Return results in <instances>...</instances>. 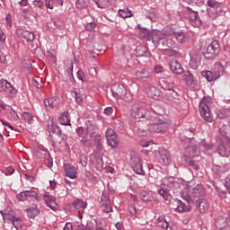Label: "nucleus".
<instances>
[{"mask_svg":"<svg viewBox=\"0 0 230 230\" xmlns=\"http://www.w3.org/2000/svg\"><path fill=\"white\" fill-rule=\"evenodd\" d=\"M163 183L170 190H177L180 188V194L186 200H189L191 197L203 196L206 193L202 185L197 184L195 181L184 182L180 185L176 179L167 178L164 179Z\"/></svg>","mask_w":230,"mask_h":230,"instance_id":"obj_1","label":"nucleus"},{"mask_svg":"<svg viewBox=\"0 0 230 230\" xmlns=\"http://www.w3.org/2000/svg\"><path fill=\"white\" fill-rule=\"evenodd\" d=\"M212 103V100L210 97H204L201 99L199 102V112L200 116L205 119L207 122H212L213 121V116L210 113L209 106Z\"/></svg>","mask_w":230,"mask_h":230,"instance_id":"obj_2","label":"nucleus"},{"mask_svg":"<svg viewBox=\"0 0 230 230\" xmlns=\"http://www.w3.org/2000/svg\"><path fill=\"white\" fill-rule=\"evenodd\" d=\"M201 75L208 82H214L215 80L220 78L224 75V65L221 63H216L214 65V72L211 71H203Z\"/></svg>","mask_w":230,"mask_h":230,"instance_id":"obj_3","label":"nucleus"},{"mask_svg":"<svg viewBox=\"0 0 230 230\" xmlns=\"http://www.w3.org/2000/svg\"><path fill=\"white\" fill-rule=\"evenodd\" d=\"M169 128V123L159 118H153L149 123V130L157 134H165Z\"/></svg>","mask_w":230,"mask_h":230,"instance_id":"obj_4","label":"nucleus"},{"mask_svg":"<svg viewBox=\"0 0 230 230\" xmlns=\"http://www.w3.org/2000/svg\"><path fill=\"white\" fill-rule=\"evenodd\" d=\"M111 94L119 102V100L128 101V93L125 85L115 84L111 85Z\"/></svg>","mask_w":230,"mask_h":230,"instance_id":"obj_5","label":"nucleus"},{"mask_svg":"<svg viewBox=\"0 0 230 230\" xmlns=\"http://www.w3.org/2000/svg\"><path fill=\"white\" fill-rule=\"evenodd\" d=\"M220 45L218 41L214 40L207 47L206 51H204V57L206 58H213L219 52Z\"/></svg>","mask_w":230,"mask_h":230,"instance_id":"obj_6","label":"nucleus"},{"mask_svg":"<svg viewBox=\"0 0 230 230\" xmlns=\"http://www.w3.org/2000/svg\"><path fill=\"white\" fill-rule=\"evenodd\" d=\"M159 153V164L164 165V166H168L171 164L172 162V155L169 152V150L164 149V147H160L158 149Z\"/></svg>","mask_w":230,"mask_h":230,"instance_id":"obj_7","label":"nucleus"},{"mask_svg":"<svg viewBox=\"0 0 230 230\" xmlns=\"http://www.w3.org/2000/svg\"><path fill=\"white\" fill-rule=\"evenodd\" d=\"M0 88L10 97H15L18 93L17 89L14 88V86H13L10 82L4 79L0 80Z\"/></svg>","mask_w":230,"mask_h":230,"instance_id":"obj_8","label":"nucleus"},{"mask_svg":"<svg viewBox=\"0 0 230 230\" xmlns=\"http://www.w3.org/2000/svg\"><path fill=\"white\" fill-rule=\"evenodd\" d=\"M140 199L143 202L148 203V202H159V200L157 199V198L155 197V192L152 191V190H142L140 192Z\"/></svg>","mask_w":230,"mask_h":230,"instance_id":"obj_9","label":"nucleus"},{"mask_svg":"<svg viewBox=\"0 0 230 230\" xmlns=\"http://www.w3.org/2000/svg\"><path fill=\"white\" fill-rule=\"evenodd\" d=\"M151 39L154 44L158 46L161 40L164 41L166 39V33L164 31L154 29L151 31Z\"/></svg>","mask_w":230,"mask_h":230,"instance_id":"obj_10","label":"nucleus"},{"mask_svg":"<svg viewBox=\"0 0 230 230\" xmlns=\"http://www.w3.org/2000/svg\"><path fill=\"white\" fill-rule=\"evenodd\" d=\"M101 208H102V211L104 213L112 212L111 199H110V197L107 195V193L102 194Z\"/></svg>","mask_w":230,"mask_h":230,"instance_id":"obj_11","label":"nucleus"},{"mask_svg":"<svg viewBox=\"0 0 230 230\" xmlns=\"http://www.w3.org/2000/svg\"><path fill=\"white\" fill-rule=\"evenodd\" d=\"M90 161L92 164L97 169L99 172H102L104 166L103 158L100 156L98 154H93L90 156Z\"/></svg>","mask_w":230,"mask_h":230,"instance_id":"obj_12","label":"nucleus"},{"mask_svg":"<svg viewBox=\"0 0 230 230\" xmlns=\"http://www.w3.org/2000/svg\"><path fill=\"white\" fill-rule=\"evenodd\" d=\"M172 208L178 213L190 211V203H183L181 200L179 199L174 200V202L172 203Z\"/></svg>","mask_w":230,"mask_h":230,"instance_id":"obj_13","label":"nucleus"},{"mask_svg":"<svg viewBox=\"0 0 230 230\" xmlns=\"http://www.w3.org/2000/svg\"><path fill=\"white\" fill-rule=\"evenodd\" d=\"M146 113V110L145 107L135 104L131 108V116L136 119H141L144 118Z\"/></svg>","mask_w":230,"mask_h":230,"instance_id":"obj_14","label":"nucleus"},{"mask_svg":"<svg viewBox=\"0 0 230 230\" xmlns=\"http://www.w3.org/2000/svg\"><path fill=\"white\" fill-rule=\"evenodd\" d=\"M17 199L23 202L26 199H29L30 197H34L37 200H40V197H39L37 191L35 190H25L18 193L16 195Z\"/></svg>","mask_w":230,"mask_h":230,"instance_id":"obj_15","label":"nucleus"},{"mask_svg":"<svg viewBox=\"0 0 230 230\" xmlns=\"http://www.w3.org/2000/svg\"><path fill=\"white\" fill-rule=\"evenodd\" d=\"M183 82L187 84V86L195 88L198 86V81L196 77L192 75V73L186 71L183 72Z\"/></svg>","mask_w":230,"mask_h":230,"instance_id":"obj_16","label":"nucleus"},{"mask_svg":"<svg viewBox=\"0 0 230 230\" xmlns=\"http://www.w3.org/2000/svg\"><path fill=\"white\" fill-rule=\"evenodd\" d=\"M105 137L107 143L109 145H118L119 143V139L118 137L117 133L113 130V128H108L105 134Z\"/></svg>","mask_w":230,"mask_h":230,"instance_id":"obj_17","label":"nucleus"},{"mask_svg":"<svg viewBox=\"0 0 230 230\" xmlns=\"http://www.w3.org/2000/svg\"><path fill=\"white\" fill-rule=\"evenodd\" d=\"M207 4L209 6L208 11L212 12L214 14L220 13L223 10L222 4L217 2V0H208Z\"/></svg>","mask_w":230,"mask_h":230,"instance_id":"obj_18","label":"nucleus"},{"mask_svg":"<svg viewBox=\"0 0 230 230\" xmlns=\"http://www.w3.org/2000/svg\"><path fill=\"white\" fill-rule=\"evenodd\" d=\"M43 197L47 206L50 208L53 211H57V209L59 208V206L57 204L55 197L49 195V193H45Z\"/></svg>","mask_w":230,"mask_h":230,"instance_id":"obj_19","label":"nucleus"},{"mask_svg":"<svg viewBox=\"0 0 230 230\" xmlns=\"http://www.w3.org/2000/svg\"><path fill=\"white\" fill-rule=\"evenodd\" d=\"M16 33L18 36L22 37L25 41H33L35 39V36L33 32H31V31H27L24 29H17Z\"/></svg>","mask_w":230,"mask_h":230,"instance_id":"obj_20","label":"nucleus"},{"mask_svg":"<svg viewBox=\"0 0 230 230\" xmlns=\"http://www.w3.org/2000/svg\"><path fill=\"white\" fill-rule=\"evenodd\" d=\"M0 213L4 217V222L7 224H12V221H13V218L14 217L15 213L10 207H7L5 209L1 210Z\"/></svg>","mask_w":230,"mask_h":230,"instance_id":"obj_21","label":"nucleus"},{"mask_svg":"<svg viewBox=\"0 0 230 230\" xmlns=\"http://www.w3.org/2000/svg\"><path fill=\"white\" fill-rule=\"evenodd\" d=\"M170 70L175 75H182L184 72L181 64H180L176 59H172L170 61Z\"/></svg>","mask_w":230,"mask_h":230,"instance_id":"obj_22","label":"nucleus"},{"mask_svg":"<svg viewBox=\"0 0 230 230\" xmlns=\"http://www.w3.org/2000/svg\"><path fill=\"white\" fill-rule=\"evenodd\" d=\"M48 132L52 135V134H57L60 135L61 130L60 128L58 126V123L54 119H49L48 121Z\"/></svg>","mask_w":230,"mask_h":230,"instance_id":"obj_23","label":"nucleus"},{"mask_svg":"<svg viewBox=\"0 0 230 230\" xmlns=\"http://www.w3.org/2000/svg\"><path fill=\"white\" fill-rule=\"evenodd\" d=\"M227 127L226 126H222L219 129V132L222 136V137H217V139L219 140V144L224 145V144H229L230 139L227 137Z\"/></svg>","mask_w":230,"mask_h":230,"instance_id":"obj_24","label":"nucleus"},{"mask_svg":"<svg viewBox=\"0 0 230 230\" xmlns=\"http://www.w3.org/2000/svg\"><path fill=\"white\" fill-rule=\"evenodd\" d=\"M146 93L149 97L153 98L154 100H158V98L162 95V93L156 86L149 85L146 89Z\"/></svg>","mask_w":230,"mask_h":230,"instance_id":"obj_25","label":"nucleus"},{"mask_svg":"<svg viewBox=\"0 0 230 230\" xmlns=\"http://www.w3.org/2000/svg\"><path fill=\"white\" fill-rule=\"evenodd\" d=\"M73 205H74L75 208L78 211L79 217L82 218L84 208L87 207V203H84V201H83L81 199H76V200H75Z\"/></svg>","mask_w":230,"mask_h":230,"instance_id":"obj_26","label":"nucleus"},{"mask_svg":"<svg viewBox=\"0 0 230 230\" xmlns=\"http://www.w3.org/2000/svg\"><path fill=\"white\" fill-rule=\"evenodd\" d=\"M60 103V99L58 97H52L44 100V105L46 108L53 109L56 108Z\"/></svg>","mask_w":230,"mask_h":230,"instance_id":"obj_27","label":"nucleus"},{"mask_svg":"<svg viewBox=\"0 0 230 230\" xmlns=\"http://www.w3.org/2000/svg\"><path fill=\"white\" fill-rule=\"evenodd\" d=\"M65 173L67 177L71 179H76L77 169L72 165H65Z\"/></svg>","mask_w":230,"mask_h":230,"instance_id":"obj_28","label":"nucleus"},{"mask_svg":"<svg viewBox=\"0 0 230 230\" xmlns=\"http://www.w3.org/2000/svg\"><path fill=\"white\" fill-rule=\"evenodd\" d=\"M40 210L38 208L37 204H32L30 208L27 209V216L31 217V219H35L37 216H39Z\"/></svg>","mask_w":230,"mask_h":230,"instance_id":"obj_29","label":"nucleus"},{"mask_svg":"<svg viewBox=\"0 0 230 230\" xmlns=\"http://www.w3.org/2000/svg\"><path fill=\"white\" fill-rule=\"evenodd\" d=\"M64 0H45V5L48 9L53 10L55 6H62Z\"/></svg>","mask_w":230,"mask_h":230,"instance_id":"obj_30","label":"nucleus"},{"mask_svg":"<svg viewBox=\"0 0 230 230\" xmlns=\"http://www.w3.org/2000/svg\"><path fill=\"white\" fill-rule=\"evenodd\" d=\"M189 18L191 21V24L194 26H199L201 23L198 12L190 11Z\"/></svg>","mask_w":230,"mask_h":230,"instance_id":"obj_31","label":"nucleus"},{"mask_svg":"<svg viewBox=\"0 0 230 230\" xmlns=\"http://www.w3.org/2000/svg\"><path fill=\"white\" fill-rule=\"evenodd\" d=\"M58 121L63 126H71V119L68 115V111H65L59 118Z\"/></svg>","mask_w":230,"mask_h":230,"instance_id":"obj_32","label":"nucleus"},{"mask_svg":"<svg viewBox=\"0 0 230 230\" xmlns=\"http://www.w3.org/2000/svg\"><path fill=\"white\" fill-rule=\"evenodd\" d=\"M198 208L201 213H205L209 208L208 201L207 199H200L198 201Z\"/></svg>","mask_w":230,"mask_h":230,"instance_id":"obj_33","label":"nucleus"},{"mask_svg":"<svg viewBox=\"0 0 230 230\" xmlns=\"http://www.w3.org/2000/svg\"><path fill=\"white\" fill-rule=\"evenodd\" d=\"M136 54H137V57H139V58H141V57H147L148 53H147L146 47H145V46L137 47Z\"/></svg>","mask_w":230,"mask_h":230,"instance_id":"obj_34","label":"nucleus"},{"mask_svg":"<svg viewBox=\"0 0 230 230\" xmlns=\"http://www.w3.org/2000/svg\"><path fill=\"white\" fill-rule=\"evenodd\" d=\"M136 75L138 79H147L150 76L149 72L145 70V68L137 71Z\"/></svg>","mask_w":230,"mask_h":230,"instance_id":"obj_35","label":"nucleus"},{"mask_svg":"<svg viewBox=\"0 0 230 230\" xmlns=\"http://www.w3.org/2000/svg\"><path fill=\"white\" fill-rule=\"evenodd\" d=\"M100 9H106L111 5V0H93Z\"/></svg>","mask_w":230,"mask_h":230,"instance_id":"obj_36","label":"nucleus"},{"mask_svg":"<svg viewBox=\"0 0 230 230\" xmlns=\"http://www.w3.org/2000/svg\"><path fill=\"white\" fill-rule=\"evenodd\" d=\"M132 165L135 169L139 170V174H141L142 171V164L141 159L139 157H133L132 158Z\"/></svg>","mask_w":230,"mask_h":230,"instance_id":"obj_37","label":"nucleus"},{"mask_svg":"<svg viewBox=\"0 0 230 230\" xmlns=\"http://www.w3.org/2000/svg\"><path fill=\"white\" fill-rule=\"evenodd\" d=\"M119 15L121 18H130L132 17V12L128 8L119 9Z\"/></svg>","mask_w":230,"mask_h":230,"instance_id":"obj_38","label":"nucleus"},{"mask_svg":"<svg viewBox=\"0 0 230 230\" xmlns=\"http://www.w3.org/2000/svg\"><path fill=\"white\" fill-rule=\"evenodd\" d=\"M229 146L219 145L218 153L221 156H226L230 154V150L228 149Z\"/></svg>","mask_w":230,"mask_h":230,"instance_id":"obj_39","label":"nucleus"},{"mask_svg":"<svg viewBox=\"0 0 230 230\" xmlns=\"http://www.w3.org/2000/svg\"><path fill=\"white\" fill-rule=\"evenodd\" d=\"M13 227L18 230L20 228H22V221L21 218L16 217L15 215L13 216V218L12 219V223H11Z\"/></svg>","mask_w":230,"mask_h":230,"instance_id":"obj_40","label":"nucleus"},{"mask_svg":"<svg viewBox=\"0 0 230 230\" xmlns=\"http://www.w3.org/2000/svg\"><path fill=\"white\" fill-rule=\"evenodd\" d=\"M156 225H157V226H159L160 228H163V229H168L169 228V223L164 217H159L157 219Z\"/></svg>","mask_w":230,"mask_h":230,"instance_id":"obj_41","label":"nucleus"},{"mask_svg":"<svg viewBox=\"0 0 230 230\" xmlns=\"http://www.w3.org/2000/svg\"><path fill=\"white\" fill-rule=\"evenodd\" d=\"M216 226L217 228L223 229L226 226V218L224 217H217Z\"/></svg>","mask_w":230,"mask_h":230,"instance_id":"obj_42","label":"nucleus"},{"mask_svg":"<svg viewBox=\"0 0 230 230\" xmlns=\"http://www.w3.org/2000/svg\"><path fill=\"white\" fill-rule=\"evenodd\" d=\"M72 95L75 96V101L76 103L78 104L82 103L84 100V96L78 90H74V92L72 93Z\"/></svg>","mask_w":230,"mask_h":230,"instance_id":"obj_43","label":"nucleus"},{"mask_svg":"<svg viewBox=\"0 0 230 230\" xmlns=\"http://www.w3.org/2000/svg\"><path fill=\"white\" fill-rule=\"evenodd\" d=\"M173 37L179 43H184L186 41V35L184 32H175Z\"/></svg>","mask_w":230,"mask_h":230,"instance_id":"obj_44","label":"nucleus"},{"mask_svg":"<svg viewBox=\"0 0 230 230\" xmlns=\"http://www.w3.org/2000/svg\"><path fill=\"white\" fill-rule=\"evenodd\" d=\"M163 45H166L167 48L172 49V48H174L175 42L172 41V39L169 37L168 34H166V38H164L163 41Z\"/></svg>","mask_w":230,"mask_h":230,"instance_id":"obj_45","label":"nucleus"},{"mask_svg":"<svg viewBox=\"0 0 230 230\" xmlns=\"http://www.w3.org/2000/svg\"><path fill=\"white\" fill-rule=\"evenodd\" d=\"M187 149L190 151V156L192 157L199 156L200 152L199 148H196V146H189Z\"/></svg>","mask_w":230,"mask_h":230,"instance_id":"obj_46","label":"nucleus"},{"mask_svg":"<svg viewBox=\"0 0 230 230\" xmlns=\"http://www.w3.org/2000/svg\"><path fill=\"white\" fill-rule=\"evenodd\" d=\"M90 141L94 142L95 144H101L102 143V136L95 134V133H91L90 136Z\"/></svg>","mask_w":230,"mask_h":230,"instance_id":"obj_47","label":"nucleus"},{"mask_svg":"<svg viewBox=\"0 0 230 230\" xmlns=\"http://www.w3.org/2000/svg\"><path fill=\"white\" fill-rule=\"evenodd\" d=\"M158 194L163 197L164 200H169L171 199V195L168 190H165V189H160L158 190Z\"/></svg>","mask_w":230,"mask_h":230,"instance_id":"obj_48","label":"nucleus"},{"mask_svg":"<svg viewBox=\"0 0 230 230\" xmlns=\"http://www.w3.org/2000/svg\"><path fill=\"white\" fill-rule=\"evenodd\" d=\"M22 117L29 124H31L33 122V118L29 111H23V113L22 114Z\"/></svg>","mask_w":230,"mask_h":230,"instance_id":"obj_49","label":"nucleus"},{"mask_svg":"<svg viewBox=\"0 0 230 230\" xmlns=\"http://www.w3.org/2000/svg\"><path fill=\"white\" fill-rule=\"evenodd\" d=\"M139 35L143 37V39L150 40L152 37V32H149L146 29H141L139 31Z\"/></svg>","mask_w":230,"mask_h":230,"instance_id":"obj_50","label":"nucleus"},{"mask_svg":"<svg viewBox=\"0 0 230 230\" xmlns=\"http://www.w3.org/2000/svg\"><path fill=\"white\" fill-rule=\"evenodd\" d=\"M75 6L79 10L84 9L87 6V0H76Z\"/></svg>","mask_w":230,"mask_h":230,"instance_id":"obj_51","label":"nucleus"},{"mask_svg":"<svg viewBox=\"0 0 230 230\" xmlns=\"http://www.w3.org/2000/svg\"><path fill=\"white\" fill-rule=\"evenodd\" d=\"M216 166L217 168V170H218L221 172H227L226 164H225V163L217 162Z\"/></svg>","mask_w":230,"mask_h":230,"instance_id":"obj_52","label":"nucleus"},{"mask_svg":"<svg viewBox=\"0 0 230 230\" xmlns=\"http://www.w3.org/2000/svg\"><path fill=\"white\" fill-rule=\"evenodd\" d=\"M64 230H74L72 223H66ZM76 230H85V227L83 225H79Z\"/></svg>","mask_w":230,"mask_h":230,"instance_id":"obj_53","label":"nucleus"},{"mask_svg":"<svg viewBox=\"0 0 230 230\" xmlns=\"http://www.w3.org/2000/svg\"><path fill=\"white\" fill-rule=\"evenodd\" d=\"M166 94L172 97V98H178L179 97V93L177 92H175V89L168 90Z\"/></svg>","mask_w":230,"mask_h":230,"instance_id":"obj_54","label":"nucleus"},{"mask_svg":"<svg viewBox=\"0 0 230 230\" xmlns=\"http://www.w3.org/2000/svg\"><path fill=\"white\" fill-rule=\"evenodd\" d=\"M33 4L35 7H39L40 9H43L44 7L42 0H33Z\"/></svg>","mask_w":230,"mask_h":230,"instance_id":"obj_55","label":"nucleus"},{"mask_svg":"<svg viewBox=\"0 0 230 230\" xmlns=\"http://www.w3.org/2000/svg\"><path fill=\"white\" fill-rule=\"evenodd\" d=\"M22 14L23 15L24 18L28 19V18H30V15H31V11L29 8H25L22 12Z\"/></svg>","mask_w":230,"mask_h":230,"instance_id":"obj_56","label":"nucleus"},{"mask_svg":"<svg viewBox=\"0 0 230 230\" xmlns=\"http://www.w3.org/2000/svg\"><path fill=\"white\" fill-rule=\"evenodd\" d=\"M95 27H96V24L94 22H91V23H88V24L85 25V29L88 31H94Z\"/></svg>","mask_w":230,"mask_h":230,"instance_id":"obj_57","label":"nucleus"},{"mask_svg":"<svg viewBox=\"0 0 230 230\" xmlns=\"http://www.w3.org/2000/svg\"><path fill=\"white\" fill-rule=\"evenodd\" d=\"M6 23L7 25L12 28L13 27V17L11 14H7L6 18H5Z\"/></svg>","mask_w":230,"mask_h":230,"instance_id":"obj_58","label":"nucleus"},{"mask_svg":"<svg viewBox=\"0 0 230 230\" xmlns=\"http://www.w3.org/2000/svg\"><path fill=\"white\" fill-rule=\"evenodd\" d=\"M4 41H6V35L4 32L3 29L0 28V42L4 43Z\"/></svg>","mask_w":230,"mask_h":230,"instance_id":"obj_59","label":"nucleus"},{"mask_svg":"<svg viewBox=\"0 0 230 230\" xmlns=\"http://www.w3.org/2000/svg\"><path fill=\"white\" fill-rule=\"evenodd\" d=\"M10 115L13 119L14 121H16L19 119L18 113H16V111L11 110L10 111Z\"/></svg>","mask_w":230,"mask_h":230,"instance_id":"obj_60","label":"nucleus"},{"mask_svg":"<svg viewBox=\"0 0 230 230\" xmlns=\"http://www.w3.org/2000/svg\"><path fill=\"white\" fill-rule=\"evenodd\" d=\"M112 112H113L112 107H107L104 110V113L106 114V116H111Z\"/></svg>","mask_w":230,"mask_h":230,"instance_id":"obj_61","label":"nucleus"},{"mask_svg":"<svg viewBox=\"0 0 230 230\" xmlns=\"http://www.w3.org/2000/svg\"><path fill=\"white\" fill-rule=\"evenodd\" d=\"M78 79L81 80V82H84V73L81 70L77 72Z\"/></svg>","mask_w":230,"mask_h":230,"instance_id":"obj_62","label":"nucleus"},{"mask_svg":"<svg viewBox=\"0 0 230 230\" xmlns=\"http://www.w3.org/2000/svg\"><path fill=\"white\" fill-rule=\"evenodd\" d=\"M87 158L86 156H81V165L86 166L87 165Z\"/></svg>","mask_w":230,"mask_h":230,"instance_id":"obj_63","label":"nucleus"},{"mask_svg":"<svg viewBox=\"0 0 230 230\" xmlns=\"http://www.w3.org/2000/svg\"><path fill=\"white\" fill-rule=\"evenodd\" d=\"M225 185L228 190H230V176H227V178L226 179Z\"/></svg>","mask_w":230,"mask_h":230,"instance_id":"obj_64","label":"nucleus"}]
</instances>
